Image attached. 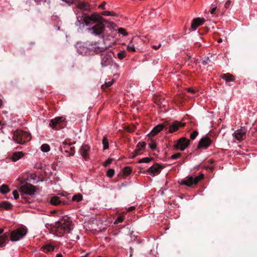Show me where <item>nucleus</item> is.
Masks as SVG:
<instances>
[{
	"label": "nucleus",
	"mask_w": 257,
	"mask_h": 257,
	"mask_svg": "<svg viewBox=\"0 0 257 257\" xmlns=\"http://www.w3.org/2000/svg\"><path fill=\"white\" fill-rule=\"evenodd\" d=\"M105 23H107V20L97 13H93L90 15L85 13L81 14V23H84L86 26L93 24L91 28L88 29L92 35H100L103 34L105 29Z\"/></svg>",
	"instance_id": "nucleus-1"
},
{
	"label": "nucleus",
	"mask_w": 257,
	"mask_h": 257,
	"mask_svg": "<svg viewBox=\"0 0 257 257\" xmlns=\"http://www.w3.org/2000/svg\"><path fill=\"white\" fill-rule=\"evenodd\" d=\"M73 227V223L69 217L65 216L55 222L54 225L55 231L57 235L61 236L64 234L68 233Z\"/></svg>",
	"instance_id": "nucleus-2"
},
{
	"label": "nucleus",
	"mask_w": 257,
	"mask_h": 257,
	"mask_svg": "<svg viewBox=\"0 0 257 257\" xmlns=\"http://www.w3.org/2000/svg\"><path fill=\"white\" fill-rule=\"evenodd\" d=\"M13 140L17 143L24 144L31 139V135L26 131L18 130L14 132L13 137Z\"/></svg>",
	"instance_id": "nucleus-3"
},
{
	"label": "nucleus",
	"mask_w": 257,
	"mask_h": 257,
	"mask_svg": "<svg viewBox=\"0 0 257 257\" xmlns=\"http://www.w3.org/2000/svg\"><path fill=\"white\" fill-rule=\"evenodd\" d=\"M165 131L169 132V133H173L175 131H178L179 127H184L186 125V123H182L178 120H174V121H168L166 120L165 121Z\"/></svg>",
	"instance_id": "nucleus-4"
},
{
	"label": "nucleus",
	"mask_w": 257,
	"mask_h": 257,
	"mask_svg": "<svg viewBox=\"0 0 257 257\" xmlns=\"http://www.w3.org/2000/svg\"><path fill=\"white\" fill-rule=\"evenodd\" d=\"M204 177V175L201 174L199 176H196V177H193V176H188L184 180H182L181 182L183 185H186V186H191L193 184L196 185L198 184L199 181L201 180H203Z\"/></svg>",
	"instance_id": "nucleus-5"
},
{
	"label": "nucleus",
	"mask_w": 257,
	"mask_h": 257,
	"mask_svg": "<svg viewBox=\"0 0 257 257\" xmlns=\"http://www.w3.org/2000/svg\"><path fill=\"white\" fill-rule=\"evenodd\" d=\"M27 230L23 228H20L12 232L11 234V240L12 241L19 240L27 233Z\"/></svg>",
	"instance_id": "nucleus-6"
},
{
	"label": "nucleus",
	"mask_w": 257,
	"mask_h": 257,
	"mask_svg": "<svg viewBox=\"0 0 257 257\" xmlns=\"http://www.w3.org/2000/svg\"><path fill=\"white\" fill-rule=\"evenodd\" d=\"M212 142V139H211L210 137L208 136V135L202 137V138H201V139L199 140L196 150H198V149H207V148L210 147Z\"/></svg>",
	"instance_id": "nucleus-7"
},
{
	"label": "nucleus",
	"mask_w": 257,
	"mask_h": 257,
	"mask_svg": "<svg viewBox=\"0 0 257 257\" xmlns=\"http://www.w3.org/2000/svg\"><path fill=\"white\" fill-rule=\"evenodd\" d=\"M113 62L111 52H106L101 54V65L102 67H106L111 65Z\"/></svg>",
	"instance_id": "nucleus-8"
},
{
	"label": "nucleus",
	"mask_w": 257,
	"mask_h": 257,
	"mask_svg": "<svg viewBox=\"0 0 257 257\" xmlns=\"http://www.w3.org/2000/svg\"><path fill=\"white\" fill-rule=\"evenodd\" d=\"M65 118L63 116L57 117L51 120L49 125L56 130L62 127L61 123L65 121Z\"/></svg>",
	"instance_id": "nucleus-9"
},
{
	"label": "nucleus",
	"mask_w": 257,
	"mask_h": 257,
	"mask_svg": "<svg viewBox=\"0 0 257 257\" xmlns=\"http://www.w3.org/2000/svg\"><path fill=\"white\" fill-rule=\"evenodd\" d=\"M65 118L63 116L57 117L51 120L49 125L56 130L62 127L61 123L65 121Z\"/></svg>",
	"instance_id": "nucleus-10"
},
{
	"label": "nucleus",
	"mask_w": 257,
	"mask_h": 257,
	"mask_svg": "<svg viewBox=\"0 0 257 257\" xmlns=\"http://www.w3.org/2000/svg\"><path fill=\"white\" fill-rule=\"evenodd\" d=\"M61 150L62 153H65L68 156H72L75 153V148L71 144L63 143L60 146Z\"/></svg>",
	"instance_id": "nucleus-11"
},
{
	"label": "nucleus",
	"mask_w": 257,
	"mask_h": 257,
	"mask_svg": "<svg viewBox=\"0 0 257 257\" xmlns=\"http://www.w3.org/2000/svg\"><path fill=\"white\" fill-rule=\"evenodd\" d=\"M190 140L189 139H186V138H181L179 139L176 145H175V147L176 148H179L180 150L183 151L185 150V148H187V147L190 144Z\"/></svg>",
	"instance_id": "nucleus-12"
},
{
	"label": "nucleus",
	"mask_w": 257,
	"mask_h": 257,
	"mask_svg": "<svg viewBox=\"0 0 257 257\" xmlns=\"http://www.w3.org/2000/svg\"><path fill=\"white\" fill-rule=\"evenodd\" d=\"M21 191L26 194L32 195L36 192V189L33 185L27 183L21 187Z\"/></svg>",
	"instance_id": "nucleus-13"
},
{
	"label": "nucleus",
	"mask_w": 257,
	"mask_h": 257,
	"mask_svg": "<svg viewBox=\"0 0 257 257\" xmlns=\"http://www.w3.org/2000/svg\"><path fill=\"white\" fill-rule=\"evenodd\" d=\"M246 132V128L241 127L238 130L235 131L233 135L237 140L241 141V140L244 139V138H245Z\"/></svg>",
	"instance_id": "nucleus-14"
},
{
	"label": "nucleus",
	"mask_w": 257,
	"mask_h": 257,
	"mask_svg": "<svg viewBox=\"0 0 257 257\" xmlns=\"http://www.w3.org/2000/svg\"><path fill=\"white\" fill-rule=\"evenodd\" d=\"M163 168V167H161L159 164H155L148 169V172L150 174V175H156V174H159Z\"/></svg>",
	"instance_id": "nucleus-15"
},
{
	"label": "nucleus",
	"mask_w": 257,
	"mask_h": 257,
	"mask_svg": "<svg viewBox=\"0 0 257 257\" xmlns=\"http://www.w3.org/2000/svg\"><path fill=\"white\" fill-rule=\"evenodd\" d=\"M50 202L53 205H62L68 204L67 201L60 199L59 197L56 196L52 197Z\"/></svg>",
	"instance_id": "nucleus-16"
},
{
	"label": "nucleus",
	"mask_w": 257,
	"mask_h": 257,
	"mask_svg": "<svg viewBox=\"0 0 257 257\" xmlns=\"http://www.w3.org/2000/svg\"><path fill=\"white\" fill-rule=\"evenodd\" d=\"M162 130H164L165 131V121H164L162 124H159V125H156L151 131L149 135L154 137V136H156V134H158V133L160 132L161 131H162Z\"/></svg>",
	"instance_id": "nucleus-17"
},
{
	"label": "nucleus",
	"mask_w": 257,
	"mask_h": 257,
	"mask_svg": "<svg viewBox=\"0 0 257 257\" xmlns=\"http://www.w3.org/2000/svg\"><path fill=\"white\" fill-rule=\"evenodd\" d=\"M146 146V142H139V143L137 144L136 148L134 150V153H133L132 158H135V157L138 156L139 154H140V151L141 149H145Z\"/></svg>",
	"instance_id": "nucleus-18"
},
{
	"label": "nucleus",
	"mask_w": 257,
	"mask_h": 257,
	"mask_svg": "<svg viewBox=\"0 0 257 257\" xmlns=\"http://www.w3.org/2000/svg\"><path fill=\"white\" fill-rule=\"evenodd\" d=\"M204 19H201V18H195L192 21L191 28L193 30L198 28V26L202 25L204 23Z\"/></svg>",
	"instance_id": "nucleus-19"
},
{
	"label": "nucleus",
	"mask_w": 257,
	"mask_h": 257,
	"mask_svg": "<svg viewBox=\"0 0 257 257\" xmlns=\"http://www.w3.org/2000/svg\"><path fill=\"white\" fill-rule=\"evenodd\" d=\"M90 149L89 145H82L81 146V156L85 159V160H88L89 156L88 151Z\"/></svg>",
	"instance_id": "nucleus-20"
},
{
	"label": "nucleus",
	"mask_w": 257,
	"mask_h": 257,
	"mask_svg": "<svg viewBox=\"0 0 257 257\" xmlns=\"http://www.w3.org/2000/svg\"><path fill=\"white\" fill-rule=\"evenodd\" d=\"M221 77L225 80L226 82L234 81L235 77L234 75H231L230 73H226L225 74H222Z\"/></svg>",
	"instance_id": "nucleus-21"
},
{
	"label": "nucleus",
	"mask_w": 257,
	"mask_h": 257,
	"mask_svg": "<svg viewBox=\"0 0 257 257\" xmlns=\"http://www.w3.org/2000/svg\"><path fill=\"white\" fill-rule=\"evenodd\" d=\"M13 207V205L9 202L5 201L0 203V208L6 210H11Z\"/></svg>",
	"instance_id": "nucleus-22"
},
{
	"label": "nucleus",
	"mask_w": 257,
	"mask_h": 257,
	"mask_svg": "<svg viewBox=\"0 0 257 257\" xmlns=\"http://www.w3.org/2000/svg\"><path fill=\"white\" fill-rule=\"evenodd\" d=\"M55 246L50 244H46L42 246L41 249L45 253L53 251L54 250Z\"/></svg>",
	"instance_id": "nucleus-23"
},
{
	"label": "nucleus",
	"mask_w": 257,
	"mask_h": 257,
	"mask_svg": "<svg viewBox=\"0 0 257 257\" xmlns=\"http://www.w3.org/2000/svg\"><path fill=\"white\" fill-rule=\"evenodd\" d=\"M24 154L22 152H17L13 154L11 159L13 162H16L22 158Z\"/></svg>",
	"instance_id": "nucleus-24"
},
{
	"label": "nucleus",
	"mask_w": 257,
	"mask_h": 257,
	"mask_svg": "<svg viewBox=\"0 0 257 257\" xmlns=\"http://www.w3.org/2000/svg\"><path fill=\"white\" fill-rule=\"evenodd\" d=\"M8 239V235L7 234H4L0 236V247H3L6 245V242Z\"/></svg>",
	"instance_id": "nucleus-25"
},
{
	"label": "nucleus",
	"mask_w": 257,
	"mask_h": 257,
	"mask_svg": "<svg viewBox=\"0 0 257 257\" xmlns=\"http://www.w3.org/2000/svg\"><path fill=\"white\" fill-rule=\"evenodd\" d=\"M91 8H91V6L88 3H87V2H82V1H81V10H83V11L87 12V11H90Z\"/></svg>",
	"instance_id": "nucleus-26"
},
{
	"label": "nucleus",
	"mask_w": 257,
	"mask_h": 257,
	"mask_svg": "<svg viewBox=\"0 0 257 257\" xmlns=\"http://www.w3.org/2000/svg\"><path fill=\"white\" fill-rule=\"evenodd\" d=\"M10 191L9 188L7 185L3 184L0 187V192L2 194H6Z\"/></svg>",
	"instance_id": "nucleus-27"
},
{
	"label": "nucleus",
	"mask_w": 257,
	"mask_h": 257,
	"mask_svg": "<svg viewBox=\"0 0 257 257\" xmlns=\"http://www.w3.org/2000/svg\"><path fill=\"white\" fill-rule=\"evenodd\" d=\"M102 145L103 149H107L109 148L108 140L106 137H103L102 139Z\"/></svg>",
	"instance_id": "nucleus-28"
},
{
	"label": "nucleus",
	"mask_w": 257,
	"mask_h": 257,
	"mask_svg": "<svg viewBox=\"0 0 257 257\" xmlns=\"http://www.w3.org/2000/svg\"><path fill=\"white\" fill-rule=\"evenodd\" d=\"M63 1L68 3V4H73L75 3H77L76 8L79 9L80 8V3L79 0H62Z\"/></svg>",
	"instance_id": "nucleus-29"
},
{
	"label": "nucleus",
	"mask_w": 257,
	"mask_h": 257,
	"mask_svg": "<svg viewBox=\"0 0 257 257\" xmlns=\"http://www.w3.org/2000/svg\"><path fill=\"white\" fill-rule=\"evenodd\" d=\"M41 150L43 152H48L50 150V146L46 144H43L41 147Z\"/></svg>",
	"instance_id": "nucleus-30"
},
{
	"label": "nucleus",
	"mask_w": 257,
	"mask_h": 257,
	"mask_svg": "<svg viewBox=\"0 0 257 257\" xmlns=\"http://www.w3.org/2000/svg\"><path fill=\"white\" fill-rule=\"evenodd\" d=\"M113 82V80H112L110 81H106V82H105L104 84H103V85H101V88L103 89V90H105V89H106V88H108V87L111 86Z\"/></svg>",
	"instance_id": "nucleus-31"
},
{
	"label": "nucleus",
	"mask_w": 257,
	"mask_h": 257,
	"mask_svg": "<svg viewBox=\"0 0 257 257\" xmlns=\"http://www.w3.org/2000/svg\"><path fill=\"white\" fill-rule=\"evenodd\" d=\"M132 171V169L131 167H124L123 169V173L124 175H128L131 174V172Z\"/></svg>",
	"instance_id": "nucleus-32"
},
{
	"label": "nucleus",
	"mask_w": 257,
	"mask_h": 257,
	"mask_svg": "<svg viewBox=\"0 0 257 257\" xmlns=\"http://www.w3.org/2000/svg\"><path fill=\"white\" fill-rule=\"evenodd\" d=\"M136 128V126L135 125H127L125 127V131L131 132H131H133V131H135Z\"/></svg>",
	"instance_id": "nucleus-33"
},
{
	"label": "nucleus",
	"mask_w": 257,
	"mask_h": 257,
	"mask_svg": "<svg viewBox=\"0 0 257 257\" xmlns=\"http://www.w3.org/2000/svg\"><path fill=\"white\" fill-rule=\"evenodd\" d=\"M126 53L125 51H121L119 53H117V57L119 59H123L124 57H126Z\"/></svg>",
	"instance_id": "nucleus-34"
},
{
	"label": "nucleus",
	"mask_w": 257,
	"mask_h": 257,
	"mask_svg": "<svg viewBox=\"0 0 257 257\" xmlns=\"http://www.w3.org/2000/svg\"><path fill=\"white\" fill-rule=\"evenodd\" d=\"M210 62L211 61L209 57H204V58H202V59H201V63H202V64L204 65L208 64V63H209V62Z\"/></svg>",
	"instance_id": "nucleus-35"
},
{
	"label": "nucleus",
	"mask_w": 257,
	"mask_h": 257,
	"mask_svg": "<svg viewBox=\"0 0 257 257\" xmlns=\"http://www.w3.org/2000/svg\"><path fill=\"white\" fill-rule=\"evenodd\" d=\"M115 174V171L114 169H108L106 173V175L108 177H113Z\"/></svg>",
	"instance_id": "nucleus-36"
},
{
	"label": "nucleus",
	"mask_w": 257,
	"mask_h": 257,
	"mask_svg": "<svg viewBox=\"0 0 257 257\" xmlns=\"http://www.w3.org/2000/svg\"><path fill=\"white\" fill-rule=\"evenodd\" d=\"M127 49L128 51H135V48L133 44V42H130L129 44L127 46Z\"/></svg>",
	"instance_id": "nucleus-37"
},
{
	"label": "nucleus",
	"mask_w": 257,
	"mask_h": 257,
	"mask_svg": "<svg viewBox=\"0 0 257 257\" xmlns=\"http://www.w3.org/2000/svg\"><path fill=\"white\" fill-rule=\"evenodd\" d=\"M153 158H149V157H145V158L141 159L139 161V163H149V162L151 161Z\"/></svg>",
	"instance_id": "nucleus-38"
},
{
	"label": "nucleus",
	"mask_w": 257,
	"mask_h": 257,
	"mask_svg": "<svg viewBox=\"0 0 257 257\" xmlns=\"http://www.w3.org/2000/svg\"><path fill=\"white\" fill-rule=\"evenodd\" d=\"M198 131H194V132H193V133H192L190 134L191 139H192V140L195 139L196 137H197V136H198Z\"/></svg>",
	"instance_id": "nucleus-39"
},
{
	"label": "nucleus",
	"mask_w": 257,
	"mask_h": 257,
	"mask_svg": "<svg viewBox=\"0 0 257 257\" xmlns=\"http://www.w3.org/2000/svg\"><path fill=\"white\" fill-rule=\"evenodd\" d=\"M72 200L76 201L77 202L80 201V194H77V195L73 196Z\"/></svg>",
	"instance_id": "nucleus-40"
},
{
	"label": "nucleus",
	"mask_w": 257,
	"mask_h": 257,
	"mask_svg": "<svg viewBox=\"0 0 257 257\" xmlns=\"http://www.w3.org/2000/svg\"><path fill=\"white\" fill-rule=\"evenodd\" d=\"M181 156V153H176V154H174L171 156V158L173 159H177L180 157Z\"/></svg>",
	"instance_id": "nucleus-41"
},
{
	"label": "nucleus",
	"mask_w": 257,
	"mask_h": 257,
	"mask_svg": "<svg viewBox=\"0 0 257 257\" xmlns=\"http://www.w3.org/2000/svg\"><path fill=\"white\" fill-rule=\"evenodd\" d=\"M149 146L152 150H155L157 148V145L155 142H152V143H150V144H149Z\"/></svg>",
	"instance_id": "nucleus-42"
},
{
	"label": "nucleus",
	"mask_w": 257,
	"mask_h": 257,
	"mask_svg": "<svg viewBox=\"0 0 257 257\" xmlns=\"http://www.w3.org/2000/svg\"><path fill=\"white\" fill-rule=\"evenodd\" d=\"M101 14L104 15L105 16H113V15H115V14H113V13H112V12L110 11L101 12Z\"/></svg>",
	"instance_id": "nucleus-43"
},
{
	"label": "nucleus",
	"mask_w": 257,
	"mask_h": 257,
	"mask_svg": "<svg viewBox=\"0 0 257 257\" xmlns=\"http://www.w3.org/2000/svg\"><path fill=\"white\" fill-rule=\"evenodd\" d=\"M112 160V159L111 158L107 159V160H106V161L104 162L103 166H104V167H106V166H108L109 164H111Z\"/></svg>",
	"instance_id": "nucleus-44"
},
{
	"label": "nucleus",
	"mask_w": 257,
	"mask_h": 257,
	"mask_svg": "<svg viewBox=\"0 0 257 257\" xmlns=\"http://www.w3.org/2000/svg\"><path fill=\"white\" fill-rule=\"evenodd\" d=\"M118 31L120 34H121L122 35H127L126 30H125V29H124V28H119L118 29Z\"/></svg>",
	"instance_id": "nucleus-45"
},
{
	"label": "nucleus",
	"mask_w": 257,
	"mask_h": 257,
	"mask_svg": "<svg viewBox=\"0 0 257 257\" xmlns=\"http://www.w3.org/2000/svg\"><path fill=\"white\" fill-rule=\"evenodd\" d=\"M84 252H85V251L81 249V257H91L90 252H87V253H85V254H84Z\"/></svg>",
	"instance_id": "nucleus-46"
},
{
	"label": "nucleus",
	"mask_w": 257,
	"mask_h": 257,
	"mask_svg": "<svg viewBox=\"0 0 257 257\" xmlns=\"http://www.w3.org/2000/svg\"><path fill=\"white\" fill-rule=\"evenodd\" d=\"M124 218L123 217V216H118L117 217L115 221H114V223H120V222H122V221H123Z\"/></svg>",
	"instance_id": "nucleus-47"
},
{
	"label": "nucleus",
	"mask_w": 257,
	"mask_h": 257,
	"mask_svg": "<svg viewBox=\"0 0 257 257\" xmlns=\"http://www.w3.org/2000/svg\"><path fill=\"white\" fill-rule=\"evenodd\" d=\"M13 195L14 196L15 199H17L19 197V194L17 190H14L13 192Z\"/></svg>",
	"instance_id": "nucleus-48"
},
{
	"label": "nucleus",
	"mask_w": 257,
	"mask_h": 257,
	"mask_svg": "<svg viewBox=\"0 0 257 257\" xmlns=\"http://www.w3.org/2000/svg\"><path fill=\"white\" fill-rule=\"evenodd\" d=\"M230 4L231 1L227 0L224 4V7H225V8H228V7H229V6H230Z\"/></svg>",
	"instance_id": "nucleus-49"
},
{
	"label": "nucleus",
	"mask_w": 257,
	"mask_h": 257,
	"mask_svg": "<svg viewBox=\"0 0 257 257\" xmlns=\"http://www.w3.org/2000/svg\"><path fill=\"white\" fill-rule=\"evenodd\" d=\"M68 194L65 192H63L59 193V195H60L61 196H64V197L67 196L68 195Z\"/></svg>",
	"instance_id": "nucleus-50"
},
{
	"label": "nucleus",
	"mask_w": 257,
	"mask_h": 257,
	"mask_svg": "<svg viewBox=\"0 0 257 257\" xmlns=\"http://www.w3.org/2000/svg\"><path fill=\"white\" fill-rule=\"evenodd\" d=\"M105 4L106 3H105V2H103L102 3H101L100 5H99V7H100V8H102V9H105Z\"/></svg>",
	"instance_id": "nucleus-51"
},
{
	"label": "nucleus",
	"mask_w": 257,
	"mask_h": 257,
	"mask_svg": "<svg viewBox=\"0 0 257 257\" xmlns=\"http://www.w3.org/2000/svg\"><path fill=\"white\" fill-rule=\"evenodd\" d=\"M216 8H213V9H211L210 13L212 14H213V13H215V12H216Z\"/></svg>",
	"instance_id": "nucleus-52"
},
{
	"label": "nucleus",
	"mask_w": 257,
	"mask_h": 257,
	"mask_svg": "<svg viewBox=\"0 0 257 257\" xmlns=\"http://www.w3.org/2000/svg\"><path fill=\"white\" fill-rule=\"evenodd\" d=\"M161 44H159L158 46L154 45V46H153V47L154 48V49H155V50H158V49H159V48L161 47Z\"/></svg>",
	"instance_id": "nucleus-53"
},
{
	"label": "nucleus",
	"mask_w": 257,
	"mask_h": 257,
	"mask_svg": "<svg viewBox=\"0 0 257 257\" xmlns=\"http://www.w3.org/2000/svg\"><path fill=\"white\" fill-rule=\"evenodd\" d=\"M135 208V206H131V207L128 208V211H133V210H134Z\"/></svg>",
	"instance_id": "nucleus-54"
},
{
	"label": "nucleus",
	"mask_w": 257,
	"mask_h": 257,
	"mask_svg": "<svg viewBox=\"0 0 257 257\" xmlns=\"http://www.w3.org/2000/svg\"><path fill=\"white\" fill-rule=\"evenodd\" d=\"M188 91H189L190 92H191V93H195L196 91H195V90L192 89V88H188Z\"/></svg>",
	"instance_id": "nucleus-55"
},
{
	"label": "nucleus",
	"mask_w": 257,
	"mask_h": 257,
	"mask_svg": "<svg viewBox=\"0 0 257 257\" xmlns=\"http://www.w3.org/2000/svg\"><path fill=\"white\" fill-rule=\"evenodd\" d=\"M56 257H63L62 254H57L56 256Z\"/></svg>",
	"instance_id": "nucleus-56"
},
{
	"label": "nucleus",
	"mask_w": 257,
	"mask_h": 257,
	"mask_svg": "<svg viewBox=\"0 0 257 257\" xmlns=\"http://www.w3.org/2000/svg\"><path fill=\"white\" fill-rule=\"evenodd\" d=\"M105 48H104V47H101V49H100V51H105Z\"/></svg>",
	"instance_id": "nucleus-57"
},
{
	"label": "nucleus",
	"mask_w": 257,
	"mask_h": 257,
	"mask_svg": "<svg viewBox=\"0 0 257 257\" xmlns=\"http://www.w3.org/2000/svg\"><path fill=\"white\" fill-rule=\"evenodd\" d=\"M4 232V229L3 228H0V234Z\"/></svg>",
	"instance_id": "nucleus-58"
},
{
	"label": "nucleus",
	"mask_w": 257,
	"mask_h": 257,
	"mask_svg": "<svg viewBox=\"0 0 257 257\" xmlns=\"http://www.w3.org/2000/svg\"><path fill=\"white\" fill-rule=\"evenodd\" d=\"M2 99H0V107H1L2 105Z\"/></svg>",
	"instance_id": "nucleus-59"
},
{
	"label": "nucleus",
	"mask_w": 257,
	"mask_h": 257,
	"mask_svg": "<svg viewBox=\"0 0 257 257\" xmlns=\"http://www.w3.org/2000/svg\"><path fill=\"white\" fill-rule=\"evenodd\" d=\"M222 39H219L218 40V42H222Z\"/></svg>",
	"instance_id": "nucleus-60"
},
{
	"label": "nucleus",
	"mask_w": 257,
	"mask_h": 257,
	"mask_svg": "<svg viewBox=\"0 0 257 257\" xmlns=\"http://www.w3.org/2000/svg\"><path fill=\"white\" fill-rule=\"evenodd\" d=\"M75 13H76V15H77L78 14V12H77V11H76V10H75Z\"/></svg>",
	"instance_id": "nucleus-61"
},
{
	"label": "nucleus",
	"mask_w": 257,
	"mask_h": 257,
	"mask_svg": "<svg viewBox=\"0 0 257 257\" xmlns=\"http://www.w3.org/2000/svg\"><path fill=\"white\" fill-rule=\"evenodd\" d=\"M79 236L77 235V237H76V239H79Z\"/></svg>",
	"instance_id": "nucleus-62"
},
{
	"label": "nucleus",
	"mask_w": 257,
	"mask_h": 257,
	"mask_svg": "<svg viewBox=\"0 0 257 257\" xmlns=\"http://www.w3.org/2000/svg\"><path fill=\"white\" fill-rule=\"evenodd\" d=\"M98 257H102V256H98Z\"/></svg>",
	"instance_id": "nucleus-63"
}]
</instances>
